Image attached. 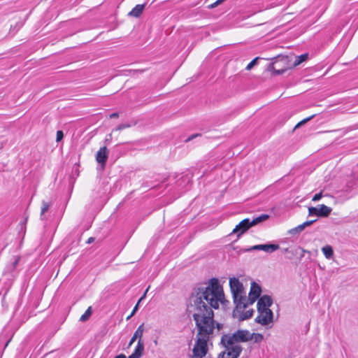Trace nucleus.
<instances>
[{"instance_id": "obj_1", "label": "nucleus", "mask_w": 358, "mask_h": 358, "mask_svg": "<svg viewBox=\"0 0 358 358\" xmlns=\"http://www.w3.org/2000/svg\"><path fill=\"white\" fill-rule=\"evenodd\" d=\"M225 299L222 287L217 278H211L206 287H199L196 294L189 299L187 311L192 315L197 329L196 341L193 348L194 357L203 358L208 352V342L213 336L215 325L219 331L222 324L216 323L213 319L212 308L217 309L220 303H224Z\"/></svg>"}, {"instance_id": "obj_2", "label": "nucleus", "mask_w": 358, "mask_h": 358, "mask_svg": "<svg viewBox=\"0 0 358 358\" xmlns=\"http://www.w3.org/2000/svg\"><path fill=\"white\" fill-rule=\"evenodd\" d=\"M229 286L234 303L236 307L238 308H246L248 306V300L243 284L238 278H231L229 279Z\"/></svg>"}, {"instance_id": "obj_3", "label": "nucleus", "mask_w": 358, "mask_h": 358, "mask_svg": "<svg viewBox=\"0 0 358 358\" xmlns=\"http://www.w3.org/2000/svg\"><path fill=\"white\" fill-rule=\"evenodd\" d=\"M268 66V71H273L274 75H280L287 69L292 68L287 56H278L273 59Z\"/></svg>"}, {"instance_id": "obj_4", "label": "nucleus", "mask_w": 358, "mask_h": 358, "mask_svg": "<svg viewBox=\"0 0 358 358\" xmlns=\"http://www.w3.org/2000/svg\"><path fill=\"white\" fill-rule=\"evenodd\" d=\"M268 218V215L263 214L252 219V220L248 218L244 219L236 226V227L232 231V234H237V236L239 237L250 227L266 220Z\"/></svg>"}, {"instance_id": "obj_5", "label": "nucleus", "mask_w": 358, "mask_h": 358, "mask_svg": "<svg viewBox=\"0 0 358 358\" xmlns=\"http://www.w3.org/2000/svg\"><path fill=\"white\" fill-rule=\"evenodd\" d=\"M221 343L225 348V350L219 355L222 358H238L242 352L241 346L231 341L230 344L224 341V336H222Z\"/></svg>"}, {"instance_id": "obj_6", "label": "nucleus", "mask_w": 358, "mask_h": 358, "mask_svg": "<svg viewBox=\"0 0 358 358\" xmlns=\"http://www.w3.org/2000/svg\"><path fill=\"white\" fill-rule=\"evenodd\" d=\"M250 332L248 330H238L232 335H224V341L227 343H231V341L238 343V342H247L250 341Z\"/></svg>"}, {"instance_id": "obj_7", "label": "nucleus", "mask_w": 358, "mask_h": 358, "mask_svg": "<svg viewBox=\"0 0 358 358\" xmlns=\"http://www.w3.org/2000/svg\"><path fill=\"white\" fill-rule=\"evenodd\" d=\"M331 208L324 204L318 205L316 207H310L308 208V215H316L317 217H327L331 212Z\"/></svg>"}, {"instance_id": "obj_8", "label": "nucleus", "mask_w": 358, "mask_h": 358, "mask_svg": "<svg viewBox=\"0 0 358 358\" xmlns=\"http://www.w3.org/2000/svg\"><path fill=\"white\" fill-rule=\"evenodd\" d=\"M258 313L257 317L255 318L256 322L264 326L273 322V313L271 310L262 311Z\"/></svg>"}, {"instance_id": "obj_9", "label": "nucleus", "mask_w": 358, "mask_h": 358, "mask_svg": "<svg viewBox=\"0 0 358 358\" xmlns=\"http://www.w3.org/2000/svg\"><path fill=\"white\" fill-rule=\"evenodd\" d=\"M280 246L278 244H260L253 245L245 250V251L250 252L252 250H263L266 253H272L278 250Z\"/></svg>"}, {"instance_id": "obj_10", "label": "nucleus", "mask_w": 358, "mask_h": 358, "mask_svg": "<svg viewBox=\"0 0 358 358\" xmlns=\"http://www.w3.org/2000/svg\"><path fill=\"white\" fill-rule=\"evenodd\" d=\"M245 308H238L236 306L233 311V317L237 318L239 321H243L250 318L254 313L252 309L244 311Z\"/></svg>"}, {"instance_id": "obj_11", "label": "nucleus", "mask_w": 358, "mask_h": 358, "mask_svg": "<svg viewBox=\"0 0 358 358\" xmlns=\"http://www.w3.org/2000/svg\"><path fill=\"white\" fill-rule=\"evenodd\" d=\"M262 289L259 285L256 282H252L251 283L250 291L249 293L248 298V305L252 304L260 296Z\"/></svg>"}, {"instance_id": "obj_12", "label": "nucleus", "mask_w": 358, "mask_h": 358, "mask_svg": "<svg viewBox=\"0 0 358 358\" xmlns=\"http://www.w3.org/2000/svg\"><path fill=\"white\" fill-rule=\"evenodd\" d=\"M273 303V300L271 296L268 295L262 296L257 302L258 313L271 310L269 308Z\"/></svg>"}, {"instance_id": "obj_13", "label": "nucleus", "mask_w": 358, "mask_h": 358, "mask_svg": "<svg viewBox=\"0 0 358 358\" xmlns=\"http://www.w3.org/2000/svg\"><path fill=\"white\" fill-rule=\"evenodd\" d=\"M108 157V150L106 147L101 148L96 155V160L98 163L101 164L103 166L106 164Z\"/></svg>"}, {"instance_id": "obj_14", "label": "nucleus", "mask_w": 358, "mask_h": 358, "mask_svg": "<svg viewBox=\"0 0 358 358\" xmlns=\"http://www.w3.org/2000/svg\"><path fill=\"white\" fill-rule=\"evenodd\" d=\"M144 350V344L142 340H138L134 352L128 358H140Z\"/></svg>"}, {"instance_id": "obj_15", "label": "nucleus", "mask_w": 358, "mask_h": 358, "mask_svg": "<svg viewBox=\"0 0 358 358\" xmlns=\"http://www.w3.org/2000/svg\"><path fill=\"white\" fill-rule=\"evenodd\" d=\"M143 332L144 324H142L137 328V329L134 332L133 336L131 337L129 341V345H131L137 338H138V340H142L141 338L143 336Z\"/></svg>"}, {"instance_id": "obj_16", "label": "nucleus", "mask_w": 358, "mask_h": 358, "mask_svg": "<svg viewBox=\"0 0 358 358\" xmlns=\"http://www.w3.org/2000/svg\"><path fill=\"white\" fill-rule=\"evenodd\" d=\"M143 4H138L129 13V15L135 17H138L143 13Z\"/></svg>"}, {"instance_id": "obj_17", "label": "nucleus", "mask_w": 358, "mask_h": 358, "mask_svg": "<svg viewBox=\"0 0 358 358\" xmlns=\"http://www.w3.org/2000/svg\"><path fill=\"white\" fill-rule=\"evenodd\" d=\"M308 58V54H307V53H305V54H303V55H301L296 57L294 63L292 64H291L292 67H295V66L299 65L302 62L307 60Z\"/></svg>"}, {"instance_id": "obj_18", "label": "nucleus", "mask_w": 358, "mask_h": 358, "mask_svg": "<svg viewBox=\"0 0 358 358\" xmlns=\"http://www.w3.org/2000/svg\"><path fill=\"white\" fill-rule=\"evenodd\" d=\"M322 251L327 259H331L334 255V250L331 246L326 245L322 248Z\"/></svg>"}, {"instance_id": "obj_19", "label": "nucleus", "mask_w": 358, "mask_h": 358, "mask_svg": "<svg viewBox=\"0 0 358 358\" xmlns=\"http://www.w3.org/2000/svg\"><path fill=\"white\" fill-rule=\"evenodd\" d=\"M263 339L264 336L262 334L258 333H250V341H253L255 343H261Z\"/></svg>"}, {"instance_id": "obj_20", "label": "nucleus", "mask_w": 358, "mask_h": 358, "mask_svg": "<svg viewBox=\"0 0 358 358\" xmlns=\"http://www.w3.org/2000/svg\"><path fill=\"white\" fill-rule=\"evenodd\" d=\"M148 291V288L145 290V293L143 294V295L141 297V299L138 300L137 304L134 306L132 312L131 313V314L127 317V320H129L131 317L134 316V315L136 313V312L137 311L138 308V305L140 303V302L145 297V295L147 294Z\"/></svg>"}, {"instance_id": "obj_21", "label": "nucleus", "mask_w": 358, "mask_h": 358, "mask_svg": "<svg viewBox=\"0 0 358 358\" xmlns=\"http://www.w3.org/2000/svg\"><path fill=\"white\" fill-rule=\"evenodd\" d=\"M316 221V220H309V221H306L303 223H302L301 224H299L296 227V229H298V231L299 233H301L303 230H304V229L306 227H308L310 225H311L313 223H314Z\"/></svg>"}, {"instance_id": "obj_22", "label": "nucleus", "mask_w": 358, "mask_h": 358, "mask_svg": "<svg viewBox=\"0 0 358 358\" xmlns=\"http://www.w3.org/2000/svg\"><path fill=\"white\" fill-rule=\"evenodd\" d=\"M316 221V220H309V221H306L303 223H302L301 224H299L296 227V229H298V231L299 233H301L303 230H304V229L306 227H308L310 225H311L313 223H314Z\"/></svg>"}, {"instance_id": "obj_23", "label": "nucleus", "mask_w": 358, "mask_h": 358, "mask_svg": "<svg viewBox=\"0 0 358 358\" xmlns=\"http://www.w3.org/2000/svg\"><path fill=\"white\" fill-rule=\"evenodd\" d=\"M92 313V307L90 306L87 310L85 312V313L83 315H81L80 318V321L81 322H85L87 321L90 317L91 316Z\"/></svg>"}, {"instance_id": "obj_24", "label": "nucleus", "mask_w": 358, "mask_h": 358, "mask_svg": "<svg viewBox=\"0 0 358 358\" xmlns=\"http://www.w3.org/2000/svg\"><path fill=\"white\" fill-rule=\"evenodd\" d=\"M49 207H50V204L45 201H43L42 202V207H41V216H43L44 215L45 213H46L48 209H49Z\"/></svg>"}, {"instance_id": "obj_25", "label": "nucleus", "mask_w": 358, "mask_h": 358, "mask_svg": "<svg viewBox=\"0 0 358 358\" xmlns=\"http://www.w3.org/2000/svg\"><path fill=\"white\" fill-rule=\"evenodd\" d=\"M315 116V115H310V117H307V118H305L303 119V120H301V122H299L298 124H296V125L295 126L294 129H296V128H299V127H301V125L304 124L305 123H306L307 122L310 121V120H312L314 117Z\"/></svg>"}, {"instance_id": "obj_26", "label": "nucleus", "mask_w": 358, "mask_h": 358, "mask_svg": "<svg viewBox=\"0 0 358 358\" xmlns=\"http://www.w3.org/2000/svg\"><path fill=\"white\" fill-rule=\"evenodd\" d=\"M259 58L257 57H255V59H253L246 66L245 69L247 71H250L251 70L254 66H255L257 64V60L259 59Z\"/></svg>"}, {"instance_id": "obj_27", "label": "nucleus", "mask_w": 358, "mask_h": 358, "mask_svg": "<svg viewBox=\"0 0 358 358\" xmlns=\"http://www.w3.org/2000/svg\"><path fill=\"white\" fill-rule=\"evenodd\" d=\"M64 138V133L62 131L59 130L57 131L56 141L59 142Z\"/></svg>"}, {"instance_id": "obj_28", "label": "nucleus", "mask_w": 358, "mask_h": 358, "mask_svg": "<svg viewBox=\"0 0 358 358\" xmlns=\"http://www.w3.org/2000/svg\"><path fill=\"white\" fill-rule=\"evenodd\" d=\"M129 127H130L129 124H121L117 126V127L116 128V130H122V129H127Z\"/></svg>"}, {"instance_id": "obj_29", "label": "nucleus", "mask_w": 358, "mask_h": 358, "mask_svg": "<svg viewBox=\"0 0 358 358\" xmlns=\"http://www.w3.org/2000/svg\"><path fill=\"white\" fill-rule=\"evenodd\" d=\"M322 197V193H318V194H316L313 197V201H319L321 198Z\"/></svg>"}, {"instance_id": "obj_30", "label": "nucleus", "mask_w": 358, "mask_h": 358, "mask_svg": "<svg viewBox=\"0 0 358 358\" xmlns=\"http://www.w3.org/2000/svg\"><path fill=\"white\" fill-rule=\"evenodd\" d=\"M225 0H217L215 2H214L213 4L210 5V8H214L218 5H220V3H222L223 1H224Z\"/></svg>"}, {"instance_id": "obj_31", "label": "nucleus", "mask_w": 358, "mask_h": 358, "mask_svg": "<svg viewBox=\"0 0 358 358\" xmlns=\"http://www.w3.org/2000/svg\"><path fill=\"white\" fill-rule=\"evenodd\" d=\"M289 234H299V232L298 231V229H296V227L289 230Z\"/></svg>"}, {"instance_id": "obj_32", "label": "nucleus", "mask_w": 358, "mask_h": 358, "mask_svg": "<svg viewBox=\"0 0 358 358\" xmlns=\"http://www.w3.org/2000/svg\"><path fill=\"white\" fill-rule=\"evenodd\" d=\"M119 117V115L117 113H113L112 114L110 115V118H116V117Z\"/></svg>"}, {"instance_id": "obj_33", "label": "nucleus", "mask_w": 358, "mask_h": 358, "mask_svg": "<svg viewBox=\"0 0 358 358\" xmlns=\"http://www.w3.org/2000/svg\"><path fill=\"white\" fill-rule=\"evenodd\" d=\"M199 136L198 134H196V135H192L191 136H189L187 140L186 141H189L191 140H192L194 138H195L196 136Z\"/></svg>"}, {"instance_id": "obj_34", "label": "nucleus", "mask_w": 358, "mask_h": 358, "mask_svg": "<svg viewBox=\"0 0 358 358\" xmlns=\"http://www.w3.org/2000/svg\"><path fill=\"white\" fill-rule=\"evenodd\" d=\"M115 358H127V357L124 354H120V355H117L116 357H115Z\"/></svg>"}, {"instance_id": "obj_35", "label": "nucleus", "mask_w": 358, "mask_h": 358, "mask_svg": "<svg viewBox=\"0 0 358 358\" xmlns=\"http://www.w3.org/2000/svg\"><path fill=\"white\" fill-rule=\"evenodd\" d=\"M94 241V238H92V237H90V238H88V240H87V243H92Z\"/></svg>"}, {"instance_id": "obj_36", "label": "nucleus", "mask_w": 358, "mask_h": 358, "mask_svg": "<svg viewBox=\"0 0 358 358\" xmlns=\"http://www.w3.org/2000/svg\"><path fill=\"white\" fill-rule=\"evenodd\" d=\"M154 343H155V345H158V342H157V340H155V341H154Z\"/></svg>"}, {"instance_id": "obj_37", "label": "nucleus", "mask_w": 358, "mask_h": 358, "mask_svg": "<svg viewBox=\"0 0 358 358\" xmlns=\"http://www.w3.org/2000/svg\"><path fill=\"white\" fill-rule=\"evenodd\" d=\"M17 264V261H15V262H14V264H13V267H15V265H16Z\"/></svg>"}]
</instances>
